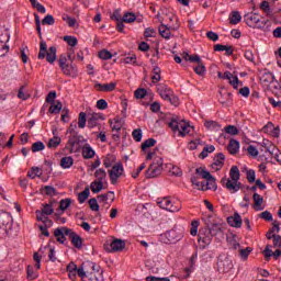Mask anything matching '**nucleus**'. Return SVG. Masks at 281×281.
Wrapping results in <instances>:
<instances>
[{
  "instance_id": "f257e3e1",
  "label": "nucleus",
  "mask_w": 281,
  "mask_h": 281,
  "mask_svg": "<svg viewBox=\"0 0 281 281\" xmlns=\"http://www.w3.org/2000/svg\"><path fill=\"white\" fill-rule=\"evenodd\" d=\"M169 128L173 131V133H177L180 137H186V135H190L192 131H194V127L190 126V124L186 123L184 121H179L177 117H171L169 122Z\"/></svg>"
},
{
  "instance_id": "f03ea898",
  "label": "nucleus",
  "mask_w": 281,
  "mask_h": 281,
  "mask_svg": "<svg viewBox=\"0 0 281 281\" xmlns=\"http://www.w3.org/2000/svg\"><path fill=\"white\" fill-rule=\"evenodd\" d=\"M56 52H57L56 46H52L47 50V43L45 41H41L40 42V53L37 55V58L40 60H43L46 57L47 63L53 64L56 61Z\"/></svg>"
},
{
  "instance_id": "7ed1b4c3",
  "label": "nucleus",
  "mask_w": 281,
  "mask_h": 281,
  "mask_svg": "<svg viewBox=\"0 0 281 281\" xmlns=\"http://www.w3.org/2000/svg\"><path fill=\"white\" fill-rule=\"evenodd\" d=\"M12 227V215L9 212L0 211V238H8Z\"/></svg>"
},
{
  "instance_id": "20e7f679",
  "label": "nucleus",
  "mask_w": 281,
  "mask_h": 281,
  "mask_svg": "<svg viewBox=\"0 0 281 281\" xmlns=\"http://www.w3.org/2000/svg\"><path fill=\"white\" fill-rule=\"evenodd\" d=\"M164 172V158L156 156L154 157L153 164L146 170V179H155Z\"/></svg>"
},
{
  "instance_id": "39448f33",
  "label": "nucleus",
  "mask_w": 281,
  "mask_h": 281,
  "mask_svg": "<svg viewBox=\"0 0 281 281\" xmlns=\"http://www.w3.org/2000/svg\"><path fill=\"white\" fill-rule=\"evenodd\" d=\"M195 175L201 177V179H205L207 190H218V187L216 186V178H214L210 171L205 170V168H196Z\"/></svg>"
},
{
  "instance_id": "423d86ee",
  "label": "nucleus",
  "mask_w": 281,
  "mask_h": 281,
  "mask_svg": "<svg viewBox=\"0 0 281 281\" xmlns=\"http://www.w3.org/2000/svg\"><path fill=\"white\" fill-rule=\"evenodd\" d=\"M157 203L161 210H167V212H179L181 210V203L173 202L170 200V198H158Z\"/></svg>"
},
{
  "instance_id": "0eeeda50",
  "label": "nucleus",
  "mask_w": 281,
  "mask_h": 281,
  "mask_svg": "<svg viewBox=\"0 0 281 281\" xmlns=\"http://www.w3.org/2000/svg\"><path fill=\"white\" fill-rule=\"evenodd\" d=\"M244 21L248 27H262L265 22L262 21V16L258 13L249 12L244 15Z\"/></svg>"
},
{
  "instance_id": "6e6552de",
  "label": "nucleus",
  "mask_w": 281,
  "mask_h": 281,
  "mask_svg": "<svg viewBox=\"0 0 281 281\" xmlns=\"http://www.w3.org/2000/svg\"><path fill=\"white\" fill-rule=\"evenodd\" d=\"M222 229L218 225H213L209 229V236H200L198 239V243L201 245L202 249H205V247H209V245L212 244V236H216V234H221Z\"/></svg>"
},
{
  "instance_id": "1a4fd4ad",
  "label": "nucleus",
  "mask_w": 281,
  "mask_h": 281,
  "mask_svg": "<svg viewBox=\"0 0 281 281\" xmlns=\"http://www.w3.org/2000/svg\"><path fill=\"white\" fill-rule=\"evenodd\" d=\"M165 238H167L166 243L176 244L179 243L183 238V228L182 227H173L169 232L165 233Z\"/></svg>"
},
{
  "instance_id": "9d476101",
  "label": "nucleus",
  "mask_w": 281,
  "mask_h": 281,
  "mask_svg": "<svg viewBox=\"0 0 281 281\" xmlns=\"http://www.w3.org/2000/svg\"><path fill=\"white\" fill-rule=\"evenodd\" d=\"M234 269V261L229 257L221 256L217 260V271L220 273H229Z\"/></svg>"
},
{
  "instance_id": "9b49d317",
  "label": "nucleus",
  "mask_w": 281,
  "mask_h": 281,
  "mask_svg": "<svg viewBox=\"0 0 281 281\" xmlns=\"http://www.w3.org/2000/svg\"><path fill=\"white\" fill-rule=\"evenodd\" d=\"M81 148H82V140H80V137L78 136H70L65 146V150H67L70 154L80 153Z\"/></svg>"
},
{
  "instance_id": "f8f14e48",
  "label": "nucleus",
  "mask_w": 281,
  "mask_h": 281,
  "mask_svg": "<svg viewBox=\"0 0 281 281\" xmlns=\"http://www.w3.org/2000/svg\"><path fill=\"white\" fill-rule=\"evenodd\" d=\"M59 67L65 76H72V78H76L77 70L74 66L67 64V57L65 55L59 57Z\"/></svg>"
},
{
  "instance_id": "ddd939ff",
  "label": "nucleus",
  "mask_w": 281,
  "mask_h": 281,
  "mask_svg": "<svg viewBox=\"0 0 281 281\" xmlns=\"http://www.w3.org/2000/svg\"><path fill=\"white\" fill-rule=\"evenodd\" d=\"M124 247H126V241L122 239H114L110 244H104V249H106V251H110L111 254L122 251L124 250Z\"/></svg>"
},
{
  "instance_id": "4468645a",
  "label": "nucleus",
  "mask_w": 281,
  "mask_h": 281,
  "mask_svg": "<svg viewBox=\"0 0 281 281\" xmlns=\"http://www.w3.org/2000/svg\"><path fill=\"white\" fill-rule=\"evenodd\" d=\"M221 183L224 186V188H226V190H228V192H231V194H236V192H238L243 186L240 182L236 180H229L227 178H223Z\"/></svg>"
},
{
  "instance_id": "2eb2a0df",
  "label": "nucleus",
  "mask_w": 281,
  "mask_h": 281,
  "mask_svg": "<svg viewBox=\"0 0 281 281\" xmlns=\"http://www.w3.org/2000/svg\"><path fill=\"white\" fill-rule=\"evenodd\" d=\"M123 173H124V166L122 165V162L115 164L112 167V169L109 171L112 183L113 184L117 183V179H120Z\"/></svg>"
},
{
  "instance_id": "dca6fc26",
  "label": "nucleus",
  "mask_w": 281,
  "mask_h": 281,
  "mask_svg": "<svg viewBox=\"0 0 281 281\" xmlns=\"http://www.w3.org/2000/svg\"><path fill=\"white\" fill-rule=\"evenodd\" d=\"M104 116L100 113L88 114V128L93 130L95 127L100 128V122H103Z\"/></svg>"
},
{
  "instance_id": "f3484780",
  "label": "nucleus",
  "mask_w": 281,
  "mask_h": 281,
  "mask_svg": "<svg viewBox=\"0 0 281 281\" xmlns=\"http://www.w3.org/2000/svg\"><path fill=\"white\" fill-rule=\"evenodd\" d=\"M217 78H221L222 80H228L229 85L234 87L235 89H238V85L240 80L238 79V76H234L229 71H225L224 75L223 72H217Z\"/></svg>"
},
{
  "instance_id": "a211bd4d",
  "label": "nucleus",
  "mask_w": 281,
  "mask_h": 281,
  "mask_svg": "<svg viewBox=\"0 0 281 281\" xmlns=\"http://www.w3.org/2000/svg\"><path fill=\"white\" fill-rule=\"evenodd\" d=\"M260 83L265 87H271V85H278V81H276V76H273V72L263 71L260 76Z\"/></svg>"
},
{
  "instance_id": "6ab92c4d",
  "label": "nucleus",
  "mask_w": 281,
  "mask_h": 281,
  "mask_svg": "<svg viewBox=\"0 0 281 281\" xmlns=\"http://www.w3.org/2000/svg\"><path fill=\"white\" fill-rule=\"evenodd\" d=\"M157 92L165 101L170 100V95H172V89H170L166 83H158Z\"/></svg>"
},
{
  "instance_id": "aec40b11",
  "label": "nucleus",
  "mask_w": 281,
  "mask_h": 281,
  "mask_svg": "<svg viewBox=\"0 0 281 281\" xmlns=\"http://www.w3.org/2000/svg\"><path fill=\"white\" fill-rule=\"evenodd\" d=\"M66 234H68V238L76 249H82V237L77 235L72 229L66 231Z\"/></svg>"
},
{
  "instance_id": "412c9836",
  "label": "nucleus",
  "mask_w": 281,
  "mask_h": 281,
  "mask_svg": "<svg viewBox=\"0 0 281 281\" xmlns=\"http://www.w3.org/2000/svg\"><path fill=\"white\" fill-rule=\"evenodd\" d=\"M117 88V82L113 81L110 83H95L94 85V89H97V91H102L104 93H111V91H115V89Z\"/></svg>"
},
{
  "instance_id": "4be33fe9",
  "label": "nucleus",
  "mask_w": 281,
  "mask_h": 281,
  "mask_svg": "<svg viewBox=\"0 0 281 281\" xmlns=\"http://www.w3.org/2000/svg\"><path fill=\"white\" fill-rule=\"evenodd\" d=\"M67 232H71V228L59 227L55 229L54 236L57 239V243H60L61 245L65 243L66 240L65 236H69Z\"/></svg>"
},
{
  "instance_id": "5701e85b",
  "label": "nucleus",
  "mask_w": 281,
  "mask_h": 281,
  "mask_svg": "<svg viewBox=\"0 0 281 281\" xmlns=\"http://www.w3.org/2000/svg\"><path fill=\"white\" fill-rule=\"evenodd\" d=\"M199 177H201V176L196 175V176L191 177L192 186H194L196 188V190H201L202 192L207 191V182H205V181L200 182Z\"/></svg>"
},
{
  "instance_id": "b1692460",
  "label": "nucleus",
  "mask_w": 281,
  "mask_h": 281,
  "mask_svg": "<svg viewBox=\"0 0 281 281\" xmlns=\"http://www.w3.org/2000/svg\"><path fill=\"white\" fill-rule=\"evenodd\" d=\"M227 150L231 155H238V150H240V143L236 139H231Z\"/></svg>"
},
{
  "instance_id": "393cba45",
  "label": "nucleus",
  "mask_w": 281,
  "mask_h": 281,
  "mask_svg": "<svg viewBox=\"0 0 281 281\" xmlns=\"http://www.w3.org/2000/svg\"><path fill=\"white\" fill-rule=\"evenodd\" d=\"M224 165H225V154L218 153L214 157V162L212 165V168H214V166H216L215 170H221L222 166H224Z\"/></svg>"
},
{
  "instance_id": "a878e982",
  "label": "nucleus",
  "mask_w": 281,
  "mask_h": 281,
  "mask_svg": "<svg viewBox=\"0 0 281 281\" xmlns=\"http://www.w3.org/2000/svg\"><path fill=\"white\" fill-rule=\"evenodd\" d=\"M228 223L232 227H243V217H240V214L235 213L233 217H228Z\"/></svg>"
},
{
  "instance_id": "bb28decb",
  "label": "nucleus",
  "mask_w": 281,
  "mask_h": 281,
  "mask_svg": "<svg viewBox=\"0 0 281 281\" xmlns=\"http://www.w3.org/2000/svg\"><path fill=\"white\" fill-rule=\"evenodd\" d=\"M35 214H36L37 221L44 223V225H45L44 227H52V225H54V222H52V220H49V217L43 215V213H41V211L37 210L35 212Z\"/></svg>"
},
{
  "instance_id": "cd10ccee",
  "label": "nucleus",
  "mask_w": 281,
  "mask_h": 281,
  "mask_svg": "<svg viewBox=\"0 0 281 281\" xmlns=\"http://www.w3.org/2000/svg\"><path fill=\"white\" fill-rule=\"evenodd\" d=\"M254 199V207L257 210V212H260V210H262V203H265V199L262 198V195L258 194V193H254L252 195Z\"/></svg>"
},
{
  "instance_id": "c85d7f7f",
  "label": "nucleus",
  "mask_w": 281,
  "mask_h": 281,
  "mask_svg": "<svg viewBox=\"0 0 281 281\" xmlns=\"http://www.w3.org/2000/svg\"><path fill=\"white\" fill-rule=\"evenodd\" d=\"M82 157L83 159H93L95 157V150L91 146L86 145L82 147Z\"/></svg>"
},
{
  "instance_id": "c756f323",
  "label": "nucleus",
  "mask_w": 281,
  "mask_h": 281,
  "mask_svg": "<svg viewBox=\"0 0 281 281\" xmlns=\"http://www.w3.org/2000/svg\"><path fill=\"white\" fill-rule=\"evenodd\" d=\"M110 125L113 132L120 133L123 126L122 119L120 116L114 117L113 121H110Z\"/></svg>"
},
{
  "instance_id": "7c9ffc66",
  "label": "nucleus",
  "mask_w": 281,
  "mask_h": 281,
  "mask_svg": "<svg viewBox=\"0 0 281 281\" xmlns=\"http://www.w3.org/2000/svg\"><path fill=\"white\" fill-rule=\"evenodd\" d=\"M60 166L64 168V170H67L74 166V157L71 156H65L60 159Z\"/></svg>"
},
{
  "instance_id": "2f4dec72",
  "label": "nucleus",
  "mask_w": 281,
  "mask_h": 281,
  "mask_svg": "<svg viewBox=\"0 0 281 281\" xmlns=\"http://www.w3.org/2000/svg\"><path fill=\"white\" fill-rule=\"evenodd\" d=\"M259 8L262 12L266 13V16H273V12L271 11V4L269 1L263 0L260 4Z\"/></svg>"
},
{
  "instance_id": "473e14b6",
  "label": "nucleus",
  "mask_w": 281,
  "mask_h": 281,
  "mask_svg": "<svg viewBox=\"0 0 281 281\" xmlns=\"http://www.w3.org/2000/svg\"><path fill=\"white\" fill-rule=\"evenodd\" d=\"M102 188H104V182H100L98 180L92 181L90 184V190L93 192V194L102 192Z\"/></svg>"
},
{
  "instance_id": "72a5a7b5",
  "label": "nucleus",
  "mask_w": 281,
  "mask_h": 281,
  "mask_svg": "<svg viewBox=\"0 0 281 281\" xmlns=\"http://www.w3.org/2000/svg\"><path fill=\"white\" fill-rule=\"evenodd\" d=\"M115 161H117V157H115V155H113V154H108L105 156V158L103 159V166L105 168H111V166H113V164H115Z\"/></svg>"
},
{
  "instance_id": "f704fd0d",
  "label": "nucleus",
  "mask_w": 281,
  "mask_h": 281,
  "mask_svg": "<svg viewBox=\"0 0 281 281\" xmlns=\"http://www.w3.org/2000/svg\"><path fill=\"white\" fill-rule=\"evenodd\" d=\"M42 216H52L54 214V205L52 204H42V211H40Z\"/></svg>"
},
{
  "instance_id": "c9c22d12",
  "label": "nucleus",
  "mask_w": 281,
  "mask_h": 281,
  "mask_svg": "<svg viewBox=\"0 0 281 281\" xmlns=\"http://www.w3.org/2000/svg\"><path fill=\"white\" fill-rule=\"evenodd\" d=\"M240 21H243V16L240 15V12H238V11L232 12V14L229 16V23L232 25H238V23H240Z\"/></svg>"
},
{
  "instance_id": "e433bc0d",
  "label": "nucleus",
  "mask_w": 281,
  "mask_h": 281,
  "mask_svg": "<svg viewBox=\"0 0 281 281\" xmlns=\"http://www.w3.org/2000/svg\"><path fill=\"white\" fill-rule=\"evenodd\" d=\"M229 177H231V181H239L240 180V169H238V167L233 166L231 168V172H229Z\"/></svg>"
},
{
  "instance_id": "4c0bfd02",
  "label": "nucleus",
  "mask_w": 281,
  "mask_h": 281,
  "mask_svg": "<svg viewBox=\"0 0 281 281\" xmlns=\"http://www.w3.org/2000/svg\"><path fill=\"white\" fill-rule=\"evenodd\" d=\"M61 110H63V103L60 101H56L50 104L48 109V113L56 114V113H60Z\"/></svg>"
},
{
  "instance_id": "58836bf2",
  "label": "nucleus",
  "mask_w": 281,
  "mask_h": 281,
  "mask_svg": "<svg viewBox=\"0 0 281 281\" xmlns=\"http://www.w3.org/2000/svg\"><path fill=\"white\" fill-rule=\"evenodd\" d=\"M158 32L162 38H167V40L170 38L171 32L167 25L161 24L158 29Z\"/></svg>"
},
{
  "instance_id": "ea45409f",
  "label": "nucleus",
  "mask_w": 281,
  "mask_h": 281,
  "mask_svg": "<svg viewBox=\"0 0 281 281\" xmlns=\"http://www.w3.org/2000/svg\"><path fill=\"white\" fill-rule=\"evenodd\" d=\"M204 126L209 131H221V124H218V122H216V121H206L204 123Z\"/></svg>"
},
{
  "instance_id": "a19ab883",
  "label": "nucleus",
  "mask_w": 281,
  "mask_h": 281,
  "mask_svg": "<svg viewBox=\"0 0 281 281\" xmlns=\"http://www.w3.org/2000/svg\"><path fill=\"white\" fill-rule=\"evenodd\" d=\"M153 74L154 75L151 76V82H159V80H161V68H159V66L154 67Z\"/></svg>"
},
{
  "instance_id": "79ce46f5",
  "label": "nucleus",
  "mask_w": 281,
  "mask_h": 281,
  "mask_svg": "<svg viewBox=\"0 0 281 281\" xmlns=\"http://www.w3.org/2000/svg\"><path fill=\"white\" fill-rule=\"evenodd\" d=\"M193 71L198 76H205V71H207V69L205 68V64H203V61H201V63H198V65L193 68Z\"/></svg>"
},
{
  "instance_id": "37998d69",
  "label": "nucleus",
  "mask_w": 281,
  "mask_h": 281,
  "mask_svg": "<svg viewBox=\"0 0 281 281\" xmlns=\"http://www.w3.org/2000/svg\"><path fill=\"white\" fill-rule=\"evenodd\" d=\"M60 142H63V139L58 136L50 138L48 140V148L55 150V148H58V146H60Z\"/></svg>"
},
{
  "instance_id": "c03bdc74",
  "label": "nucleus",
  "mask_w": 281,
  "mask_h": 281,
  "mask_svg": "<svg viewBox=\"0 0 281 281\" xmlns=\"http://www.w3.org/2000/svg\"><path fill=\"white\" fill-rule=\"evenodd\" d=\"M32 153H41V150H45V144L41 140H37L31 146Z\"/></svg>"
},
{
  "instance_id": "a18cd8bd",
  "label": "nucleus",
  "mask_w": 281,
  "mask_h": 281,
  "mask_svg": "<svg viewBox=\"0 0 281 281\" xmlns=\"http://www.w3.org/2000/svg\"><path fill=\"white\" fill-rule=\"evenodd\" d=\"M156 144L157 140L155 138H148L142 144V150L146 151L148 150V148H153V146H155Z\"/></svg>"
},
{
  "instance_id": "49530a36",
  "label": "nucleus",
  "mask_w": 281,
  "mask_h": 281,
  "mask_svg": "<svg viewBox=\"0 0 281 281\" xmlns=\"http://www.w3.org/2000/svg\"><path fill=\"white\" fill-rule=\"evenodd\" d=\"M88 273V280L89 281H102L103 277H102V272H87Z\"/></svg>"
},
{
  "instance_id": "de8ad7c7",
  "label": "nucleus",
  "mask_w": 281,
  "mask_h": 281,
  "mask_svg": "<svg viewBox=\"0 0 281 281\" xmlns=\"http://www.w3.org/2000/svg\"><path fill=\"white\" fill-rule=\"evenodd\" d=\"M94 177L97 181L104 183V179H106V171L104 169H98L94 172Z\"/></svg>"
},
{
  "instance_id": "09e8293b",
  "label": "nucleus",
  "mask_w": 281,
  "mask_h": 281,
  "mask_svg": "<svg viewBox=\"0 0 281 281\" xmlns=\"http://www.w3.org/2000/svg\"><path fill=\"white\" fill-rule=\"evenodd\" d=\"M10 41V32L5 29L0 30V43L8 44Z\"/></svg>"
},
{
  "instance_id": "8fccbe9b",
  "label": "nucleus",
  "mask_w": 281,
  "mask_h": 281,
  "mask_svg": "<svg viewBox=\"0 0 281 281\" xmlns=\"http://www.w3.org/2000/svg\"><path fill=\"white\" fill-rule=\"evenodd\" d=\"M87 126V113L80 112L78 117V127L85 128Z\"/></svg>"
},
{
  "instance_id": "3c124183",
  "label": "nucleus",
  "mask_w": 281,
  "mask_h": 281,
  "mask_svg": "<svg viewBox=\"0 0 281 281\" xmlns=\"http://www.w3.org/2000/svg\"><path fill=\"white\" fill-rule=\"evenodd\" d=\"M214 150H216V147H214V145L205 146L202 153L200 154L201 159H205V157H207L210 153H214Z\"/></svg>"
},
{
  "instance_id": "603ef678",
  "label": "nucleus",
  "mask_w": 281,
  "mask_h": 281,
  "mask_svg": "<svg viewBox=\"0 0 281 281\" xmlns=\"http://www.w3.org/2000/svg\"><path fill=\"white\" fill-rule=\"evenodd\" d=\"M227 240L232 249H240V243H238V239H236V235H233Z\"/></svg>"
},
{
  "instance_id": "864d4df0",
  "label": "nucleus",
  "mask_w": 281,
  "mask_h": 281,
  "mask_svg": "<svg viewBox=\"0 0 281 281\" xmlns=\"http://www.w3.org/2000/svg\"><path fill=\"white\" fill-rule=\"evenodd\" d=\"M89 194H91V192L89 191V188H86L81 193H79L78 195L79 203H85V201L89 199Z\"/></svg>"
},
{
  "instance_id": "5fc2aeb1",
  "label": "nucleus",
  "mask_w": 281,
  "mask_h": 281,
  "mask_svg": "<svg viewBox=\"0 0 281 281\" xmlns=\"http://www.w3.org/2000/svg\"><path fill=\"white\" fill-rule=\"evenodd\" d=\"M70 205H71V199H63L59 201V210H61V212H65V210H68Z\"/></svg>"
},
{
  "instance_id": "6e6d98bb",
  "label": "nucleus",
  "mask_w": 281,
  "mask_h": 281,
  "mask_svg": "<svg viewBox=\"0 0 281 281\" xmlns=\"http://www.w3.org/2000/svg\"><path fill=\"white\" fill-rule=\"evenodd\" d=\"M64 41L65 43H68L70 47H76V45H78V38L74 36L66 35L64 36Z\"/></svg>"
},
{
  "instance_id": "4d7b16f0",
  "label": "nucleus",
  "mask_w": 281,
  "mask_h": 281,
  "mask_svg": "<svg viewBox=\"0 0 281 281\" xmlns=\"http://www.w3.org/2000/svg\"><path fill=\"white\" fill-rule=\"evenodd\" d=\"M56 23V20L54 19V15L47 14L43 20H42V25H54Z\"/></svg>"
},
{
  "instance_id": "13d9d810",
  "label": "nucleus",
  "mask_w": 281,
  "mask_h": 281,
  "mask_svg": "<svg viewBox=\"0 0 281 281\" xmlns=\"http://www.w3.org/2000/svg\"><path fill=\"white\" fill-rule=\"evenodd\" d=\"M27 177H30V179H36V177H41V169L38 167H33L31 171H29Z\"/></svg>"
},
{
  "instance_id": "bf43d9fd",
  "label": "nucleus",
  "mask_w": 281,
  "mask_h": 281,
  "mask_svg": "<svg viewBox=\"0 0 281 281\" xmlns=\"http://www.w3.org/2000/svg\"><path fill=\"white\" fill-rule=\"evenodd\" d=\"M148 92L146 91V89L144 88H139L134 92L135 98H137V100H144V98H146V94Z\"/></svg>"
},
{
  "instance_id": "052dcab7",
  "label": "nucleus",
  "mask_w": 281,
  "mask_h": 281,
  "mask_svg": "<svg viewBox=\"0 0 281 281\" xmlns=\"http://www.w3.org/2000/svg\"><path fill=\"white\" fill-rule=\"evenodd\" d=\"M137 16L134 13H125L122 18L124 23H134Z\"/></svg>"
},
{
  "instance_id": "680f3d73",
  "label": "nucleus",
  "mask_w": 281,
  "mask_h": 281,
  "mask_svg": "<svg viewBox=\"0 0 281 281\" xmlns=\"http://www.w3.org/2000/svg\"><path fill=\"white\" fill-rule=\"evenodd\" d=\"M224 131L227 135H238V127L234 125H227Z\"/></svg>"
},
{
  "instance_id": "e2e57ef3",
  "label": "nucleus",
  "mask_w": 281,
  "mask_h": 281,
  "mask_svg": "<svg viewBox=\"0 0 281 281\" xmlns=\"http://www.w3.org/2000/svg\"><path fill=\"white\" fill-rule=\"evenodd\" d=\"M18 98L20 100H27V98H30V94L25 92V86L20 87V90L18 92Z\"/></svg>"
},
{
  "instance_id": "0e129e2a",
  "label": "nucleus",
  "mask_w": 281,
  "mask_h": 281,
  "mask_svg": "<svg viewBox=\"0 0 281 281\" xmlns=\"http://www.w3.org/2000/svg\"><path fill=\"white\" fill-rule=\"evenodd\" d=\"M77 276L81 278V280H85V278L88 277L89 271H85V265H81L79 268H77Z\"/></svg>"
},
{
  "instance_id": "69168bd1",
  "label": "nucleus",
  "mask_w": 281,
  "mask_h": 281,
  "mask_svg": "<svg viewBox=\"0 0 281 281\" xmlns=\"http://www.w3.org/2000/svg\"><path fill=\"white\" fill-rule=\"evenodd\" d=\"M99 58H101V60H111V58H113V55L109 50H101L99 53Z\"/></svg>"
},
{
  "instance_id": "338daca9",
  "label": "nucleus",
  "mask_w": 281,
  "mask_h": 281,
  "mask_svg": "<svg viewBox=\"0 0 281 281\" xmlns=\"http://www.w3.org/2000/svg\"><path fill=\"white\" fill-rule=\"evenodd\" d=\"M132 137L136 142H142L143 133L140 128H136L132 132Z\"/></svg>"
},
{
  "instance_id": "774afa93",
  "label": "nucleus",
  "mask_w": 281,
  "mask_h": 281,
  "mask_svg": "<svg viewBox=\"0 0 281 281\" xmlns=\"http://www.w3.org/2000/svg\"><path fill=\"white\" fill-rule=\"evenodd\" d=\"M247 150H248V155H250V157H258V155H260V153L258 151V148H256V146H254V145H249Z\"/></svg>"
}]
</instances>
